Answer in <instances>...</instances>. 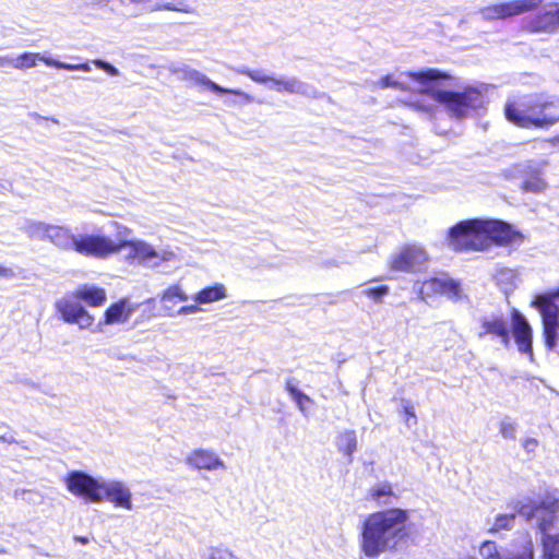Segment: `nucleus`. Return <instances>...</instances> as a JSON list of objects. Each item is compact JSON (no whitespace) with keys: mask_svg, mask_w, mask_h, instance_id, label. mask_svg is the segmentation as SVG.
Wrapping results in <instances>:
<instances>
[{"mask_svg":"<svg viewBox=\"0 0 559 559\" xmlns=\"http://www.w3.org/2000/svg\"><path fill=\"white\" fill-rule=\"evenodd\" d=\"M524 29L531 34H552L559 29V2H550L543 12L526 21Z\"/></svg>","mask_w":559,"mask_h":559,"instance_id":"4468645a","label":"nucleus"},{"mask_svg":"<svg viewBox=\"0 0 559 559\" xmlns=\"http://www.w3.org/2000/svg\"><path fill=\"white\" fill-rule=\"evenodd\" d=\"M406 76L421 86L419 94L427 95L443 105L451 118L462 120L471 111L484 106V95L476 87L466 86L461 92L441 90L439 81L452 79L447 72L429 68L421 71H408Z\"/></svg>","mask_w":559,"mask_h":559,"instance_id":"f03ea898","label":"nucleus"},{"mask_svg":"<svg viewBox=\"0 0 559 559\" xmlns=\"http://www.w3.org/2000/svg\"><path fill=\"white\" fill-rule=\"evenodd\" d=\"M104 479L95 478L84 472L73 471L64 479L67 489L74 496L86 501L99 503L104 501L102 484Z\"/></svg>","mask_w":559,"mask_h":559,"instance_id":"1a4fd4ad","label":"nucleus"},{"mask_svg":"<svg viewBox=\"0 0 559 559\" xmlns=\"http://www.w3.org/2000/svg\"><path fill=\"white\" fill-rule=\"evenodd\" d=\"M481 331L478 333L479 338L491 336L498 338L500 343L508 347L510 345V329L508 320L503 316H491L483 318L480 321Z\"/></svg>","mask_w":559,"mask_h":559,"instance_id":"a211bd4d","label":"nucleus"},{"mask_svg":"<svg viewBox=\"0 0 559 559\" xmlns=\"http://www.w3.org/2000/svg\"><path fill=\"white\" fill-rule=\"evenodd\" d=\"M376 86L379 87V88H382V90L383 88H389V87L396 88V90H400V91H407L408 90V86L405 83H402L400 81L394 80L391 74H386V75L380 78L376 82Z\"/></svg>","mask_w":559,"mask_h":559,"instance_id":"58836bf2","label":"nucleus"},{"mask_svg":"<svg viewBox=\"0 0 559 559\" xmlns=\"http://www.w3.org/2000/svg\"><path fill=\"white\" fill-rule=\"evenodd\" d=\"M547 182L540 167L527 164L523 169L521 190L526 193H542L546 190Z\"/></svg>","mask_w":559,"mask_h":559,"instance_id":"412c9836","label":"nucleus"},{"mask_svg":"<svg viewBox=\"0 0 559 559\" xmlns=\"http://www.w3.org/2000/svg\"><path fill=\"white\" fill-rule=\"evenodd\" d=\"M81 301H84L90 307H99L106 301V292L96 286L83 285L75 290Z\"/></svg>","mask_w":559,"mask_h":559,"instance_id":"bb28decb","label":"nucleus"},{"mask_svg":"<svg viewBox=\"0 0 559 559\" xmlns=\"http://www.w3.org/2000/svg\"><path fill=\"white\" fill-rule=\"evenodd\" d=\"M368 498L377 504H390L392 499H396L393 486L389 481L377 484L368 490Z\"/></svg>","mask_w":559,"mask_h":559,"instance_id":"c85d7f7f","label":"nucleus"},{"mask_svg":"<svg viewBox=\"0 0 559 559\" xmlns=\"http://www.w3.org/2000/svg\"><path fill=\"white\" fill-rule=\"evenodd\" d=\"M559 287L543 294H537L531 302L542 320V336L547 349L552 350L559 340Z\"/></svg>","mask_w":559,"mask_h":559,"instance_id":"39448f33","label":"nucleus"},{"mask_svg":"<svg viewBox=\"0 0 559 559\" xmlns=\"http://www.w3.org/2000/svg\"><path fill=\"white\" fill-rule=\"evenodd\" d=\"M189 296L181 288L180 285H171L167 289L164 290L160 297V301L163 304V309L165 314L168 317L176 316V304L177 301H187Z\"/></svg>","mask_w":559,"mask_h":559,"instance_id":"b1692460","label":"nucleus"},{"mask_svg":"<svg viewBox=\"0 0 559 559\" xmlns=\"http://www.w3.org/2000/svg\"><path fill=\"white\" fill-rule=\"evenodd\" d=\"M129 249L128 258L138 260L145 265L158 266V262L155 261L156 249L150 243L143 240H134L130 243Z\"/></svg>","mask_w":559,"mask_h":559,"instance_id":"4be33fe9","label":"nucleus"},{"mask_svg":"<svg viewBox=\"0 0 559 559\" xmlns=\"http://www.w3.org/2000/svg\"><path fill=\"white\" fill-rule=\"evenodd\" d=\"M199 311H201V308L195 302V305L183 306L177 309L176 314H194L198 313Z\"/></svg>","mask_w":559,"mask_h":559,"instance_id":"49530a36","label":"nucleus"},{"mask_svg":"<svg viewBox=\"0 0 559 559\" xmlns=\"http://www.w3.org/2000/svg\"><path fill=\"white\" fill-rule=\"evenodd\" d=\"M186 462L189 466L197 469L215 471L226 468L224 461L215 452L204 449L192 451L187 456Z\"/></svg>","mask_w":559,"mask_h":559,"instance_id":"aec40b11","label":"nucleus"},{"mask_svg":"<svg viewBox=\"0 0 559 559\" xmlns=\"http://www.w3.org/2000/svg\"><path fill=\"white\" fill-rule=\"evenodd\" d=\"M134 308H132L127 300H120L114 305H111L106 311L104 316V324H116L123 323L129 320Z\"/></svg>","mask_w":559,"mask_h":559,"instance_id":"393cba45","label":"nucleus"},{"mask_svg":"<svg viewBox=\"0 0 559 559\" xmlns=\"http://www.w3.org/2000/svg\"><path fill=\"white\" fill-rule=\"evenodd\" d=\"M102 493L104 495V500L112 503L116 508H121L128 511L133 509L131 489L121 480L104 479L102 484Z\"/></svg>","mask_w":559,"mask_h":559,"instance_id":"f3484780","label":"nucleus"},{"mask_svg":"<svg viewBox=\"0 0 559 559\" xmlns=\"http://www.w3.org/2000/svg\"><path fill=\"white\" fill-rule=\"evenodd\" d=\"M420 293L427 297L447 296L457 298L460 284L452 278L430 277L423 282Z\"/></svg>","mask_w":559,"mask_h":559,"instance_id":"6ab92c4d","label":"nucleus"},{"mask_svg":"<svg viewBox=\"0 0 559 559\" xmlns=\"http://www.w3.org/2000/svg\"><path fill=\"white\" fill-rule=\"evenodd\" d=\"M445 242L454 252L484 251L483 218L457 222L448 229Z\"/></svg>","mask_w":559,"mask_h":559,"instance_id":"423d86ee","label":"nucleus"},{"mask_svg":"<svg viewBox=\"0 0 559 559\" xmlns=\"http://www.w3.org/2000/svg\"><path fill=\"white\" fill-rule=\"evenodd\" d=\"M50 225L43 222L29 221L23 226V230L32 238L47 239Z\"/></svg>","mask_w":559,"mask_h":559,"instance_id":"473e14b6","label":"nucleus"},{"mask_svg":"<svg viewBox=\"0 0 559 559\" xmlns=\"http://www.w3.org/2000/svg\"><path fill=\"white\" fill-rule=\"evenodd\" d=\"M175 260H177V253L174 250L169 248L156 249L155 261H157L158 264L160 262H173Z\"/></svg>","mask_w":559,"mask_h":559,"instance_id":"a19ab883","label":"nucleus"},{"mask_svg":"<svg viewBox=\"0 0 559 559\" xmlns=\"http://www.w3.org/2000/svg\"><path fill=\"white\" fill-rule=\"evenodd\" d=\"M55 307L64 322L76 324L81 330L90 329L94 323V317L82 306L74 290L59 298Z\"/></svg>","mask_w":559,"mask_h":559,"instance_id":"9d476101","label":"nucleus"},{"mask_svg":"<svg viewBox=\"0 0 559 559\" xmlns=\"http://www.w3.org/2000/svg\"><path fill=\"white\" fill-rule=\"evenodd\" d=\"M429 260L425 248L417 243L404 245L389 260V269L393 272L414 273Z\"/></svg>","mask_w":559,"mask_h":559,"instance_id":"9b49d317","label":"nucleus"},{"mask_svg":"<svg viewBox=\"0 0 559 559\" xmlns=\"http://www.w3.org/2000/svg\"><path fill=\"white\" fill-rule=\"evenodd\" d=\"M390 292L388 285H379L376 287H369L364 290V295L376 302H380L384 296Z\"/></svg>","mask_w":559,"mask_h":559,"instance_id":"ea45409f","label":"nucleus"},{"mask_svg":"<svg viewBox=\"0 0 559 559\" xmlns=\"http://www.w3.org/2000/svg\"><path fill=\"white\" fill-rule=\"evenodd\" d=\"M514 549L502 558L493 540H485L479 547L483 559H534V545L531 538L514 543Z\"/></svg>","mask_w":559,"mask_h":559,"instance_id":"dca6fc26","label":"nucleus"},{"mask_svg":"<svg viewBox=\"0 0 559 559\" xmlns=\"http://www.w3.org/2000/svg\"><path fill=\"white\" fill-rule=\"evenodd\" d=\"M13 498L15 500H22L32 506L40 504L44 500V497L39 491L24 488L15 489L13 492Z\"/></svg>","mask_w":559,"mask_h":559,"instance_id":"72a5a7b5","label":"nucleus"},{"mask_svg":"<svg viewBox=\"0 0 559 559\" xmlns=\"http://www.w3.org/2000/svg\"><path fill=\"white\" fill-rule=\"evenodd\" d=\"M239 74L249 76L252 81L264 84L270 88H275L280 82L272 75H269L264 70H249L247 68H240L236 70Z\"/></svg>","mask_w":559,"mask_h":559,"instance_id":"7c9ffc66","label":"nucleus"},{"mask_svg":"<svg viewBox=\"0 0 559 559\" xmlns=\"http://www.w3.org/2000/svg\"><path fill=\"white\" fill-rule=\"evenodd\" d=\"M78 238L79 236L73 235L70 229L62 226L50 225L48 229L47 239L66 250L76 251Z\"/></svg>","mask_w":559,"mask_h":559,"instance_id":"5701e85b","label":"nucleus"},{"mask_svg":"<svg viewBox=\"0 0 559 559\" xmlns=\"http://www.w3.org/2000/svg\"><path fill=\"white\" fill-rule=\"evenodd\" d=\"M286 390L296 402L300 411H305L307 406H309L312 401L311 399L302 393L300 390L296 389L289 381L286 383Z\"/></svg>","mask_w":559,"mask_h":559,"instance_id":"e433bc0d","label":"nucleus"},{"mask_svg":"<svg viewBox=\"0 0 559 559\" xmlns=\"http://www.w3.org/2000/svg\"><path fill=\"white\" fill-rule=\"evenodd\" d=\"M487 21L507 20L514 16L512 1L489 4L480 10Z\"/></svg>","mask_w":559,"mask_h":559,"instance_id":"a878e982","label":"nucleus"},{"mask_svg":"<svg viewBox=\"0 0 559 559\" xmlns=\"http://www.w3.org/2000/svg\"><path fill=\"white\" fill-rule=\"evenodd\" d=\"M500 433L504 438L513 439L514 438V433H515L514 425L512 423H510V421H502L500 424Z\"/></svg>","mask_w":559,"mask_h":559,"instance_id":"a18cd8bd","label":"nucleus"},{"mask_svg":"<svg viewBox=\"0 0 559 559\" xmlns=\"http://www.w3.org/2000/svg\"><path fill=\"white\" fill-rule=\"evenodd\" d=\"M523 447L527 451H532L537 447V441L533 438H527L523 442Z\"/></svg>","mask_w":559,"mask_h":559,"instance_id":"de8ad7c7","label":"nucleus"},{"mask_svg":"<svg viewBox=\"0 0 559 559\" xmlns=\"http://www.w3.org/2000/svg\"><path fill=\"white\" fill-rule=\"evenodd\" d=\"M92 63L96 68L105 71L107 74H109L111 76L120 75V71L116 67H114L112 64L108 63L107 61H104V60H100V59H95V60L92 61Z\"/></svg>","mask_w":559,"mask_h":559,"instance_id":"79ce46f5","label":"nucleus"},{"mask_svg":"<svg viewBox=\"0 0 559 559\" xmlns=\"http://www.w3.org/2000/svg\"><path fill=\"white\" fill-rule=\"evenodd\" d=\"M168 71L181 81L188 80L191 71L193 70L188 64L182 62H170L167 67Z\"/></svg>","mask_w":559,"mask_h":559,"instance_id":"4c0bfd02","label":"nucleus"},{"mask_svg":"<svg viewBox=\"0 0 559 559\" xmlns=\"http://www.w3.org/2000/svg\"><path fill=\"white\" fill-rule=\"evenodd\" d=\"M158 8L163 9V10H167V11H178V12H185V13L193 12V9L189 4L183 3V2H180L179 5L167 2V3L160 4Z\"/></svg>","mask_w":559,"mask_h":559,"instance_id":"37998d69","label":"nucleus"},{"mask_svg":"<svg viewBox=\"0 0 559 559\" xmlns=\"http://www.w3.org/2000/svg\"><path fill=\"white\" fill-rule=\"evenodd\" d=\"M555 108V102L546 93L532 92L508 98L503 115L508 122L521 129H548L559 121Z\"/></svg>","mask_w":559,"mask_h":559,"instance_id":"7ed1b4c3","label":"nucleus"},{"mask_svg":"<svg viewBox=\"0 0 559 559\" xmlns=\"http://www.w3.org/2000/svg\"><path fill=\"white\" fill-rule=\"evenodd\" d=\"M3 552V549L0 547V554Z\"/></svg>","mask_w":559,"mask_h":559,"instance_id":"5fc2aeb1","label":"nucleus"},{"mask_svg":"<svg viewBox=\"0 0 559 559\" xmlns=\"http://www.w3.org/2000/svg\"><path fill=\"white\" fill-rule=\"evenodd\" d=\"M526 518L536 519L537 531L542 535L543 559H559V533H554L557 524V512L559 511V499L548 495L540 501L525 506Z\"/></svg>","mask_w":559,"mask_h":559,"instance_id":"20e7f679","label":"nucleus"},{"mask_svg":"<svg viewBox=\"0 0 559 559\" xmlns=\"http://www.w3.org/2000/svg\"><path fill=\"white\" fill-rule=\"evenodd\" d=\"M187 82L200 88L209 90L217 95L226 94L235 96V99L231 100L235 104L234 106H242L243 104H250L253 102L252 96H250L249 94L240 90L222 87L212 80H210L205 74L195 69L191 71Z\"/></svg>","mask_w":559,"mask_h":559,"instance_id":"2eb2a0df","label":"nucleus"},{"mask_svg":"<svg viewBox=\"0 0 559 559\" xmlns=\"http://www.w3.org/2000/svg\"><path fill=\"white\" fill-rule=\"evenodd\" d=\"M111 225L115 227V236L111 238V241L116 246L115 252L117 254L121 252V250L130 248V243L133 241L129 239L132 235V230L117 222H112Z\"/></svg>","mask_w":559,"mask_h":559,"instance_id":"c756f323","label":"nucleus"},{"mask_svg":"<svg viewBox=\"0 0 559 559\" xmlns=\"http://www.w3.org/2000/svg\"><path fill=\"white\" fill-rule=\"evenodd\" d=\"M14 274H13V271L9 267H5V266H0V276L1 277H12Z\"/></svg>","mask_w":559,"mask_h":559,"instance_id":"8fccbe9b","label":"nucleus"},{"mask_svg":"<svg viewBox=\"0 0 559 559\" xmlns=\"http://www.w3.org/2000/svg\"><path fill=\"white\" fill-rule=\"evenodd\" d=\"M409 513L405 509L389 508L369 513L362 522L359 537L361 552L377 558L409 537Z\"/></svg>","mask_w":559,"mask_h":559,"instance_id":"f257e3e1","label":"nucleus"},{"mask_svg":"<svg viewBox=\"0 0 559 559\" xmlns=\"http://www.w3.org/2000/svg\"><path fill=\"white\" fill-rule=\"evenodd\" d=\"M484 251L492 245L504 247L524 240V235L501 219L483 218Z\"/></svg>","mask_w":559,"mask_h":559,"instance_id":"6e6552de","label":"nucleus"},{"mask_svg":"<svg viewBox=\"0 0 559 559\" xmlns=\"http://www.w3.org/2000/svg\"><path fill=\"white\" fill-rule=\"evenodd\" d=\"M116 246L111 241V237L105 235H79L76 251L86 257L97 259H106L115 252Z\"/></svg>","mask_w":559,"mask_h":559,"instance_id":"f8f14e48","label":"nucleus"},{"mask_svg":"<svg viewBox=\"0 0 559 559\" xmlns=\"http://www.w3.org/2000/svg\"><path fill=\"white\" fill-rule=\"evenodd\" d=\"M515 521L514 513L498 514L495 518L492 526L488 530L489 533L493 534L499 531H509L513 527Z\"/></svg>","mask_w":559,"mask_h":559,"instance_id":"f704fd0d","label":"nucleus"},{"mask_svg":"<svg viewBox=\"0 0 559 559\" xmlns=\"http://www.w3.org/2000/svg\"><path fill=\"white\" fill-rule=\"evenodd\" d=\"M401 412L406 425H409L412 420L414 424H416V415L412 405H404Z\"/></svg>","mask_w":559,"mask_h":559,"instance_id":"c03bdc74","label":"nucleus"},{"mask_svg":"<svg viewBox=\"0 0 559 559\" xmlns=\"http://www.w3.org/2000/svg\"><path fill=\"white\" fill-rule=\"evenodd\" d=\"M0 442L14 443L16 440L13 437L0 436Z\"/></svg>","mask_w":559,"mask_h":559,"instance_id":"3c124183","label":"nucleus"},{"mask_svg":"<svg viewBox=\"0 0 559 559\" xmlns=\"http://www.w3.org/2000/svg\"><path fill=\"white\" fill-rule=\"evenodd\" d=\"M226 556H228L227 551L213 550L211 551L209 559H225Z\"/></svg>","mask_w":559,"mask_h":559,"instance_id":"09e8293b","label":"nucleus"},{"mask_svg":"<svg viewBox=\"0 0 559 559\" xmlns=\"http://www.w3.org/2000/svg\"><path fill=\"white\" fill-rule=\"evenodd\" d=\"M512 335L519 352L531 360L533 352V329L527 319L516 309L511 312Z\"/></svg>","mask_w":559,"mask_h":559,"instance_id":"ddd939ff","label":"nucleus"},{"mask_svg":"<svg viewBox=\"0 0 559 559\" xmlns=\"http://www.w3.org/2000/svg\"><path fill=\"white\" fill-rule=\"evenodd\" d=\"M357 449V438L354 430H346L338 435L337 450L347 457H352Z\"/></svg>","mask_w":559,"mask_h":559,"instance_id":"2f4dec72","label":"nucleus"},{"mask_svg":"<svg viewBox=\"0 0 559 559\" xmlns=\"http://www.w3.org/2000/svg\"><path fill=\"white\" fill-rule=\"evenodd\" d=\"M514 16L538 9L544 0H511Z\"/></svg>","mask_w":559,"mask_h":559,"instance_id":"c9c22d12","label":"nucleus"},{"mask_svg":"<svg viewBox=\"0 0 559 559\" xmlns=\"http://www.w3.org/2000/svg\"><path fill=\"white\" fill-rule=\"evenodd\" d=\"M38 61L44 62L48 67L68 71L90 72L92 70L90 62L80 64L66 63L39 52H24L16 57L3 56L0 59V67L10 66L16 70L26 71L28 69L35 68Z\"/></svg>","mask_w":559,"mask_h":559,"instance_id":"0eeeda50","label":"nucleus"},{"mask_svg":"<svg viewBox=\"0 0 559 559\" xmlns=\"http://www.w3.org/2000/svg\"><path fill=\"white\" fill-rule=\"evenodd\" d=\"M460 559H477L475 556H465V557H462Z\"/></svg>","mask_w":559,"mask_h":559,"instance_id":"603ef678","label":"nucleus"},{"mask_svg":"<svg viewBox=\"0 0 559 559\" xmlns=\"http://www.w3.org/2000/svg\"><path fill=\"white\" fill-rule=\"evenodd\" d=\"M227 293L226 288L223 284H215L214 286H209L197 294H194L191 298L198 305H207L212 302L219 301L226 298Z\"/></svg>","mask_w":559,"mask_h":559,"instance_id":"cd10ccee","label":"nucleus"},{"mask_svg":"<svg viewBox=\"0 0 559 559\" xmlns=\"http://www.w3.org/2000/svg\"><path fill=\"white\" fill-rule=\"evenodd\" d=\"M4 189H5V186L2 182H0V191L4 190Z\"/></svg>","mask_w":559,"mask_h":559,"instance_id":"864d4df0","label":"nucleus"}]
</instances>
